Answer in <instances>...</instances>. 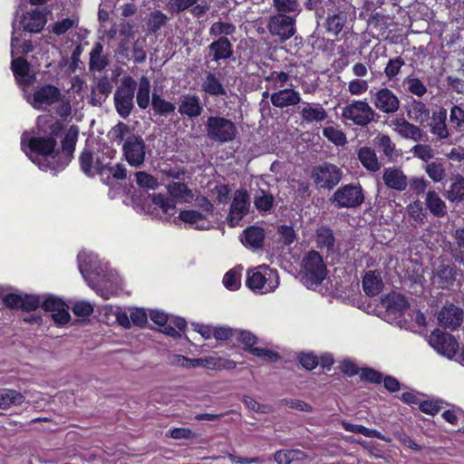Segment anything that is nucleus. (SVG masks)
I'll list each match as a JSON object with an SVG mask.
<instances>
[{"instance_id": "c756f323", "label": "nucleus", "mask_w": 464, "mask_h": 464, "mask_svg": "<svg viewBox=\"0 0 464 464\" xmlns=\"http://www.w3.org/2000/svg\"><path fill=\"white\" fill-rule=\"evenodd\" d=\"M362 285L364 293L368 296H375L382 292L383 282L378 271L370 270L365 273Z\"/></svg>"}, {"instance_id": "412c9836", "label": "nucleus", "mask_w": 464, "mask_h": 464, "mask_svg": "<svg viewBox=\"0 0 464 464\" xmlns=\"http://www.w3.org/2000/svg\"><path fill=\"white\" fill-rule=\"evenodd\" d=\"M30 63L23 57L14 58L11 62L12 72L20 86H30L35 82L36 76L30 72Z\"/></svg>"}, {"instance_id": "de8ad7c7", "label": "nucleus", "mask_w": 464, "mask_h": 464, "mask_svg": "<svg viewBox=\"0 0 464 464\" xmlns=\"http://www.w3.org/2000/svg\"><path fill=\"white\" fill-rule=\"evenodd\" d=\"M305 457V453L300 450H281L275 453L274 459L277 464H291Z\"/></svg>"}, {"instance_id": "20e7f679", "label": "nucleus", "mask_w": 464, "mask_h": 464, "mask_svg": "<svg viewBox=\"0 0 464 464\" xmlns=\"http://www.w3.org/2000/svg\"><path fill=\"white\" fill-rule=\"evenodd\" d=\"M205 130L208 138L218 143H228L236 140L238 133L236 123L221 115L207 118Z\"/></svg>"}, {"instance_id": "423d86ee", "label": "nucleus", "mask_w": 464, "mask_h": 464, "mask_svg": "<svg viewBox=\"0 0 464 464\" xmlns=\"http://www.w3.org/2000/svg\"><path fill=\"white\" fill-rule=\"evenodd\" d=\"M278 285L279 277L277 273L270 270L266 266L247 271L246 285L255 292L260 294L272 292Z\"/></svg>"}, {"instance_id": "8fccbe9b", "label": "nucleus", "mask_w": 464, "mask_h": 464, "mask_svg": "<svg viewBox=\"0 0 464 464\" xmlns=\"http://www.w3.org/2000/svg\"><path fill=\"white\" fill-rule=\"evenodd\" d=\"M236 25L232 23L217 21L214 22L208 31L211 37H227L236 32Z\"/></svg>"}, {"instance_id": "473e14b6", "label": "nucleus", "mask_w": 464, "mask_h": 464, "mask_svg": "<svg viewBox=\"0 0 464 464\" xmlns=\"http://www.w3.org/2000/svg\"><path fill=\"white\" fill-rule=\"evenodd\" d=\"M201 90L210 96H227V89L220 79L213 72H208L204 80Z\"/></svg>"}, {"instance_id": "a211bd4d", "label": "nucleus", "mask_w": 464, "mask_h": 464, "mask_svg": "<svg viewBox=\"0 0 464 464\" xmlns=\"http://www.w3.org/2000/svg\"><path fill=\"white\" fill-rule=\"evenodd\" d=\"M178 111L190 120L197 119L204 111V104L196 93H184L179 97Z\"/></svg>"}, {"instance_id": "f3484780", "label": "nucleus", "mask_w": 464, "mask_h": 464, "mask_svg": "<svg viewBox=\"0 0 464 464\" xmlns=\"http://www.w3.org/2000/svg\"><path fill=\"white\" fill-rule=\"evenodd\" d=\"M372 103L380 111L392 114L400 108V100L397 95L389 88L379 89L372 96Z\"/></svg>"}, {"instance_id": "3c124183", "label": "nucleus", "mask_w": 464, "mask_h": 464, "mask_svg": "<svg viewBox=\"0 0 464 464\" xmlns=\"http://www.w3.org/2000/svg\"><path fill=\"white\" fill-rule=\"evenodd\" d=\"M169 18L167 14L160 10L151 12L147 20V28L150 34H156L162 26H164Z\"/></svg>"}, {"instance_id": "9b49d317", "label": "nucleus", "mask_w": 464, "mask_h": 464, "mask_svg": "<svg viewBox=\"0 0 464 464\" xmlns=\"http://www.w3.org/2000/svg\"><path fill=\"white\" fill-rule=\"evenodd\" d=\"M429 343L438 353L449 359H452L459 349L457 339L451 334L442 332L439 328L430 333Z\"/></svg>"}, {"instance_id": "f257e3e1", "label": "nucleus", "mask_w": 464, "mask_h": 464, "mask_svg": "<svg viewBox=\"0 0 464 464\" xmlns=\"http://www.w3.org/2000/svg\"><path fill=\"white\" fill-rule=\"evenodd\" d=\"M62 125L54 123L51 126L48 136H32L25 142V133L21 138V148L27 155V149L34 157L30 156L31 160L37 164L44 171L51 170L53 174L63 171L72 161L76 147L77 132L67 133L62 140V149L57 148L59 133Z\"/></svg>"}, {"instance_id": "a18cd8bd", "label": "nucleus", "mask_w": 464, "mask_h": 464, "mask_svg": "<svg viewBox=\"0 0 464 464\" xmlns=\"http://www.w3.org/2000/svg\"><path fill=\"white\" fill-rule=\"evenodd\" d=\"M187 328V322L182 317H173L169 319L165 325L161 326L160 332L164 334L179 338L181 336L179 332H184Z\"/></svg>"}, {"instance_id": "680f3d73", "label": "nucleus", "mask_w": 464, "mask_h": 464, "mask_svg": "<svg viewBox=\"0 0 464 464\" xmlns=\"http://www.w3.org/2000/svg\"><path fill=\"white\" fill-rule=\"evenodd\" d=\"M404 64L405 61L401 56L390 59L384 68L385 76L389 80L394 79Z\"/></svg>"}, {"instance_id": "a878e982", "label": "nucleus", "mask_w": 464, "mask_h": 464, "mask_svg": "<svg viewBox=\"0 0 464 464\" xmlns=\"http://www.w3.org/2000/svg\"><path fill=\"white\" fill-rule=\"evenodd\" d=\"M357 159L369 172H377L382 166L377 157L375 150L369 146L361 147L357 150Z\"/></svg>"}, {"instance_id": "37998d69", "label": "nucleus", "mask_w": 464, "mask_h": 464, "mask_svg": "<svg viewBox=\"0 0 464 464\" xmlns=\"http://www.w3.org/2000/svg\"><path fill=\"white\" fill-rule=\"evenodd\" d=\"M24 401V396L21 392L10 389L0 390V408L3 410L14 405H21Z\"/></svg>"}, {"instance_id": "a19ab883", "label": "nucleus", "mask_w": 464, "mask_h": 464, "mask_svg": "<svg viewBox=\"0 0 464 464\" xmlns=\"http://www.w3.org/2000/svg\"><path fill=\"white\" fill-rule=\"evenodd\" d=\"M151 107L155 115L167 117L175 111L176 106L171 102L162 98L160 94L153 92L151 95Z\"/></svg>"}, {"instance_id": "c9c22d12", "label": "nucleus", "mask_w": 464, "mask_h": 464, "mask_svg": "<svg viewBox=\"0 0 464 464\" xmlns=\"http://www.w3.org/2000/svg\"><path fill=\"white\" fill-rule=\"evenodd\" d=\"M425 204L430 212L436 218H443L447 214L445 202L434 190H429L427 192Z\"/></svg>"}, {"instance_id": "6e6552de", "label": "nucleus", "mask_w": 464, "mask_h": 464, "mask_svg": "<svg viewBox=\"0 0 464 464\" xmlns=\"http://www.w3.org/2000/svg\"><path fill=\"white\" fill-rule=\"evenodd\" d=\"M375 116L376 112L365 100L353 101L342 110V117L344 120L360 127L368 126L374 121Z\"/></svg>"}, {"instance_id": "0eeeda50", "label": "nucleus", "mask_w": 464, "mask_h": 464, "mask_svg": "<svg viewBox=\"0 0 464 464\" xmlns=\"http://www.w3.org/2000/svg\"><path fill=\"white\" fill-rule=\"evenodd\" d=\"M342 169L330 162L314 166L311 171V179L319 188L333 189L342 180Z\"/></svg>"}, {"instance_id": "5fc2aeb1", "label": "nucleus", "mask_w": 464, "mask_h": 464, "mask_svg": "<svg viewBox=\"0 0 464 464\" xmlns=\"http://www.w3.org/2000/svg\"><path fill=\"white\" fill-rule=\"evenodd\" d=\"M407 91L417 97H422L427 93L426 85L417 77L408 76L403 81Z\"/></svg>"}, {"instance_id": "aec40b11", "label": "nucleus", "mask_w": 464, "mask_h": 464, "mask_svg": "<svg viewBox=\"0 0 464 464\" xmlns=\"http://www.w3.org/2000/svg\"><path fill=\"white\" fill-rule=\"evenodd\" d=\"M448 112L445 108L440 107V109L432 112L430 119V131L436 137L438 140H443L449 139L452 130L451 127L449 128L446 121Z\"/></svg>"}, {"instance_id": "5701e85b", "label": "nucleus", "mask_w": 464, "mask_h": 464, "mask_svg": "<svg viewBox=\"0 0 464 464\" xmlns=\"http://www.w3.org/2000/svg\"><path fill=\"white\" fill-rule=\"evenodd\" d=\"M270 101L273 106L276 108H285L295 106L301 102L302 98L299 92L293 88H284L270 95Z\"/></svg>"}, {"instance_id": "393cba45", "label": "nucleus", "mask_w": 464, "mask_h": 464, "mask_svg": "<svg viewBox=\"0 0 464 464\" xmlns=\"http://www.w3.org/2000/svg\"><path fill=\"white\" fill-rule=\"evenodd\" d=\"M382 179L389 188L397 191H403L408 186L406 175L398 168H385Z\"/></svg>"}, {"instance_id": "b1692460", "label": "nucleus", "mask_w": 464, "mask_h": 464, "mask_svg": "<svg viewBox=\"0 0 464 464\" xmlns=\"http://www.w3.org/2000/svg\"><path fill=\"white\" fill-rule=\"evenodd\" d=\"M405 111L408 118L419 124H423L430 118V110L427 105L423 102L412 97L407 101Z\"/></svg>"}, {"instance_id": "49530a36", "label": "nucleus", "mask_w": 464, "mask_h": 464, "mask_svg": "<svg viewBox=\"0 0 464 464\" xmlns=\"http://www.w3.org/2000/svg\"><path fill=\"white\" fill-rule=\"evenodd\" d=\"M447 198L451 202H460L464 200V177L457 174L453 179L447 191Z\"/></svg>"}, {"instance_id": "ea45409f", "label": "nucleus", "mask_w": 464, "mask_h": 464, "mask_svg": "<svg viewBox=\"0 0 464 464\" xmlns=\"http://www.w3.org/2000/svg\"><path fill=\"white\" fill-rule=\"evenodd\" d=\"M347 22V14L344 11H338L333 14H329L326 19V30L334 36H337L343 29Z\"/></svg>"}, {"instance_id": "72a5a7b5", "label": "nucleus", "mask_w": 464, "mask_h": 464, "mask_svg": "<svg viewBox=\"0 0 464 464\" xmlns=\"http://www.w3.org/2000/svg\"><path fill=\"white\" fill-rule=\"evenodd\" d=\"M397 127L398 133L405 138L419 141L422 139L423 133L420 127L409 122L405 119H396L393 121Z\"/></svg>"}, {"instance_id": "7c9ffc66", "label": "nucleus", "mask_w": 464, "mask_h": 464, "mask_svg": "<svg viewBox=\"0 0 464 464\" xmlns=\"http://www.w3.org/2000/svg\"><path fill=\"white\" fill-rule=\"evenodd\" d=\"M374 141L379 151L383 154L387 159V161L392 162L401 155L400 150L396 149L395 143L392 140L389 135L380 134L374 139Z\"/></svg>"}, {"instance_id": "774afa93", "label": "nucleus", "mask_w": 464, "mask_h": 464, "mask_svg": "<svg viewBox=\"0 0 464 464\" xmlns=\"http://www.w3.org/2000/svg\"><path fill=\"white\" fill-rule=\"evenodd\" d=\"M223 285L230 291L237 290L240 287V276L234 269L228 270L224 275Z\"/></svg>"}, {"instance_id": "bf43d9fd", "label": "nucleus", "mask_w": 464, "mask_h": 464, "mask_svg": "<svg viewBox=\"0 0 464 464\" xmlns=\"http://www.w3.org/2000/svg\"><path fill=\"white\" fill-rule=\"evenodd\" d=\"M323 135L336 146H343L347 142L344 132L333 126L324 127Z\"/></svg>"}, {"instance_id": "2f4dec72", "label": "nucleus", "mask_w": 464, "mask_h": 464, "mask_svg": "<svg viewBox=\"0 0 464 464\" xmlns=\"http://www.w3.org/2000/svg\"><path fill=\"white\" fill-rule=\"evenodd\" d=\"M79 270L82 276H83L84 280L86 281L87 285L92 289H93L97 295L102 296L104 300H108L111 298V291L102 287L100 281L92 277L94 271H92L86 263H80Z\"/></svg>"}, {"instance_id": "f8f14e48", "label": "nucleus", "mask_w": 464, "mask_h": 464, "mask_svg": "<svg viewBox=\"0 0 464 464\" xmlns=\"http://www.w3.org/2000/svg\"><path fill=\"white\" fill-rule=\"evenodd\" d=\"M123 156L131 167L139 168L146 159V144L140 135L131 134L122 144Z\"/></svg>"}, {"instance_id": "2eb2a0df", "label": "nucleus", "mask_w": 464, "mask_h": 464, "mask_svg": "<svg viewBox=\"0 0 464 464\" xmlns=\"http://www.w3.org/2000/svg\"><path fill=\"white\" fill-rule=\"evenodd\" d=\"M438 323L444 329L458 330L464 320V311L454 304H446L438 314Z\"/></svg>"}, {"instance_id": "dca6fc26", "label": "nucleus", "mask_w": 464, "mask_h": 464, "mask_svg": "<svg viewBox=\"0 0 464 464\" xmlns=\"http://www.w3.org/2000/svg\"><path fill=\"white\" fill-rule=\"evenodd\" d=\"M62 100L61 90L51 83L39 86L33 93V106L35 109H39L43 105L51 106Z\"/></svg>"}, {"instance_id": "09e8293b", "label": "nucleus", "mask_w": 464, "mask_h": 464, "mask_svg": "<svg viewBox=\"0 0 464 464\" xmlns=\"http://www.w3.org/2000/svg\"><path fill=\"white\" fill-rule=\"evenodd\" d=\"M151 202L155 207L160 208L163 213L169 216H173L176 212L175 200L163 194H153L151 196Z\"/></svg>"}, {"instance_id": "4c0bfd02", "label": "nucleus", "mask_w": 464, "mask_h": 464, "mask_svg": "<svg viewBox=\"0 0 464 464\" xmlns=\"http://www.w3.org/2000/svg\"><path fill=\"white\" fill-rule=\"evenodd\" d=\"M102 52L103 45L96 42L90 53V70L101 72L109 64V60L107 56L102 55Z\"/></svg>"}, {"instance_id": "6ab92c4d", "label": "nucleus", "mask_w": 464, "mask_h": 464, "mask_svg": "<svg viewBox=\"0 0 464 464\" xmlns=\"http://www.w3.org/2000/svg\"><path fill=\"white\" fill-rule=\"evenodd\" d=\"M208 56L212 62L229 60L233 54V44L227 37L221 36L215 39L208 47Z\"/></svg>"}, {"instance_id": "052dcab7", "label": "nucleus", "mask_w": 464, "mask_h": 464, "mask_svg": "<svg viewBox=\"0 0 464 464\" xmlns=\"http://www.w3.org/2000/svg\"><path fill=\"white\" fill-rule=\"evenodd\" d=\"M342 426L346 431L362 434L369 438H381V433L378 430L368 429L362 425L343 421Z\"/></svg>"}, {"instance_id": "13d9d810", "label": "nucleus", "mask_w": 464, "mask_h": 464, "mask_svg": "<svg viewBox=\"0 0 464 464\" xmlns=\"http://www.w3.org/2000/svg\"><path fill=\"white\" fill-rule=\"evenodd\" d=\"M296 360L307 371L315 369L319 364V357L314 352H300L296 354Z\"/></svg>"}, {"instance_id": "603ef678", "label": "nucleus", "mask_w": 464, "mask_h": 464, "mask_svg": "<svg viewBox=\"0 0 464 464\" xmlns=\"http://www.w3.org/2000/svg\"><path fill=\"white\" fill-rule=\"evenodd\" d=\"M425 171L429 178L436 183L443 181L447 176L443 163L437 160L427 163Z\"/></svg>"}, {"instance_id": "bb28decb", "label": "nucleus", "mask_w": 464, "mask_h": 464, "mask_svg": "<svg viewBox=\"0 0 464 464\" xmlns=\"http://www.w3.org/2000/svg\"><path fill=\"white\" fill-rule=\"evenodd\" d=\"M265 230L258 226H249L243 231L242 244L250 248H261L264 245Z\"/></svg>"}, {"instance_id": "c03bdc74", "label": "nucleus", "mask_w": 464, "mask_h": 464, "mask_svg": "<svg viewBox=\"0 0 464 464\" xmlns=\"http://www.w3.org/2000/svg\"><path fill=\"white\" fill-rule=\"evenodd\" d=\"M275 203L274 196L263 188H258L254 195V205L260 212H269Z\"/></svg>"}, {"instance_id": "f03ea898", "label": "nucleus", "mask_w": 464, "mask_h": 464, "mask_svg": "<svg viewBox=\"0 0 464 464\" xmlns=\"http://www.w3.org/2000/svg\"><path fill=\"white\" fill-rule=\"evenodd\" d=\"M117 151L110 146H104L94 152L92 148L85 146L79 155L80 169L89 178L95 175L102 177L106 172L116 179L123 180L127 177V169L121 163L111 165Z\"/></svg>"}, {"instance_id": "4be33fe9", "label": "nucleus", "mask_w": 464, "mask_h": 464, "mask_svg": "<svg viewBox=\"0 0 464 464\" xmlns=\"http://www.w3.org/2000/svg\"><path fill=\"white\" fill-rule=\"evenodd\" d=\"M338 369L343 374L349 377L355 375L359 377H391L390 375H382L380 372L369 367H359L355 362L349 358L340 361Z\"/></svg>"}, {"instance_id": "58836bf2", "label": "nucleus", "mask_w": 464, "mask_h": 464, "mask_svg": "<svg viewBox=\"0 0 464 464\" xmlns=\"http://www.w3.org/2000/svg\"><path fill=\"white\" fill-rule=\"evenodd\" d=\"M271 5L276 14H293L295 17L302 11L298 0H272Z\"/></svg>"}, {"instance_id": "1a4fd4ad", "label": "nucleus", "mask_w": 464, "mask_h": 464, "mask_svg": "<svg viewBox=\"0 0 464 464\" xmlns=\"http://www.w3.org/2000/svg\"><path fill=\"white\" fill-rule=\"evenodd\" d=\"M266 27L272 36L285 43L296 33V17L293 14H275L269 16Z\"/></svg>"}, {"instance_id": "e2e57ef3", "label": "nucleus", "mask_w": 464, "mask_h": 464, "mask_svg": "<svg viewBox=\"0 0 464 464\" xmlns=\"http://www.w3.org/2000/svg\"><path fill=\"white\" fill-rule=\"evenodd\" d=\"M135 176L136 182L140 188L155 189L159 186L158 179L145 171H138Z\"/></svg>"}, {"instance_id": "39448f33", "label": "nucleus", "mask_w": 464, "mask_h": 464, "mask_svg": "<svg viewBox=\"0 0 464 464\" xmlns=\"http://www.w3.org/2000/svg\"><path fill=\"white\" fill-rule=\"evenodd\" d=\"M136 88L135 79L130 75H125L114 92V107L122 119H127L134 109L133 99Z\"/></svg>"}, {"instance_id": "0e129e2a", "label": "nucleus", "mask_w": 464, "mask_h": 464, "mask_svg": "<svg viewBox=\"0 0 464 464\" xmlns=\"http://www.w3.org/2000/svg\"><path fill=\"white\" fill-rule=\"evenodd\" d=\"M387 307L390 310L403 313L408 309L409 303L405 296H403L402 295L394 294L391 297H389Z\"/></svg>"}, {"instance_id": "ddd939ff", "label": "nucleus", "mask_w": 464, "mask_h": 464, "mask_svg": "<svg viewBox=\"0 0 464 464\" xmlns=\"http://www.w3.org/2000/svg\"><path fill=\"white\" fill-rule=\"evenodd\" d=\"M459 276V269L451 262H441L434 268L431 276V284L440 290H450Z\"/></svg>"}, {"instance_id": "c85d7f7f", "label": "nucleus", "mask_w": 464, "mask_h": 464, "mask_svg": "<svg viewBox=\"0 0 464 464\" xmlns=\"http://www.w3.org/2000/svg\"><path fill=\"white\" fill-rule=\"evenodd\" d=\"M305 106L299 111L303 121L312 123L314 121L321 122L327 118V111L321 103H304Z\"/></svg>"}, {"instance_id": "338daca9", "label": "nucleus", "mask_w": 464, "mask_h": 464, "mask_svg": "<svg viewBox=\"0 0 464 464\" xmlns=\"http://www.w3.org/2000/svg\"><path fill=\"white\" fill-rule=\"evenodd\" d=\"M22 299L20 309L24 312H33L41 307V297L37 295L25 294Z\"/></svg>"}, {"instance_id": "69168bd1", "label": "nucleus", "mask_w": 464, "mask_h": 464, "mask_svg": "<svg viewBox=\"0 0 464 464\" xmlns=\"http://www.w3.org/2000/svg\"><path fill=\"white\" fill-rule=\"evenodd\" d=\"M411 152L414 157L427 163H429V160L434 157V151L428 144H416L412 147Z\"/></svg>"}, {"instance_id": "9d476101", "label": "nucleus", "mask_w": 464, "mask_h": 464, "mask_svg": "<svg viewBox=\"0 0 464 464\" xmlns=\"http://www.w3.org/2000/svg\"><path fill=\"white\" fill-rule=\"evenodd\" d=\"M330 200L338 208H354L363 203L364 193L359 183L347 184L339 188Z\"/></svg>"}, {"instance_id": "79ce46f5", "label": "nucleus", "mask_w": 464, "mask_h": 464, "mask_svg": "<svg viewBox=\"0 0 464 464\" xmlns=\"http://www.w3.org/2000/svg\"><path fill=\"white\" fill-rule=\"evenodd\" d=\"M316 246L318 248H326L327 251H332L334 246L335 238L333 230L327 226H322L315 231Z\"/></svg>"}, {"instance_id": "4d7b16f0", "label": "nucleus", "mask_w": 464, "mask_h": 464, "mask_svg": "<svg viewBox=\"0 0 464 464\" xmlns=\"http://www.w3.org/2000/svg\"><path fill=\"white\" fill-rule=\"evenodd\" d=\"M110 135L117 144H123L126 139L131 135V130L125 122L119 121L111 129Z\"/></svg>"}, {"instance_id": "e433bc0d", "label": "nucleus", "mask_w": 464, "mask_h": 464, "mask_svg": "<svg viewBox=\"0 0 464 464\" xmlns=\"http://www.w3.org/2000/svg\"><path fill=\"white\" fill-rule=\"evenodd\" d=\"M150 81L146 76L140 78L137 83L136 102L140 109L145 110L149 107L150 102Z\"/></svg>"}, {"instance_id": "f704fd0d", "label": "nucleus", "mask_w": 464, "mask_h": 464, "mask_svg": "<svg viewBox=\"0 0 464 464\" xmlns=\"http://www.w3.org/2000/svg\"><path fill=\"white\" fill-rule=\"evenodd\" d=\"M179 218L185 223L194 226V228L204 230L209 227V221L198 210H181Z\"/></svg>"}, {"instance_id": "cd10ccee", "label": "nucleus", "mask_w": 464, "mask_h": 464, "mask_svg": "<svg viewBox=\"0 0 464 464\" xmlns=\"http://www.w3.org/2000/svg\"><path fill=\"white\" fill-rule=\"evenodd\" d=\"M22 24L25 31L40 33L46 24L45 14L38 9L28 12L23 16Z\"/></svg>"}, {"instance_id": "864d4df0", "label": "nucleus", "mask_w": 464, "mask_h": 464, "mask_svg": "<svg viewBox=\"0 0 464 464\" xmlns=\"http://www.w3.org/2000/svg\"><path fill=\"white\" fill-rule=\"evenodd\" d=\"M237 341L243 344V349L251 353V350L256 349L255 346L257 343V337L249 331L237 330L235 335Z\"/></svg>"}, {"instance_id": "4468645a", "label": "nucleus", "mask_w": 464, "mask_h": 464, "mask_svg": "<svg viewBox=\"0 0 464 464\" xmlns=\"http://www.w3.org/2000/svg\"><path fill=\"white\" fill-rule=\"evenodd\" d=\"M250 201L247 191L246 189L237 190L227 218L228 226L230 227L238 226L243 218L248 213Z\"/></svg>"}, {"instance_id": "7ed1b4c3", "label": "nucleus", "mask_w": 464, "mask_h": 464, "mask_svg": "<svg viewBox=\"0 0 464 464\" xmlns=\"http://www.w3.org/2000/svg\"><path fill=\"white\" fill-rule=\"evenodd\" d=\"M301 266L302 281L307 288L321 285L326 277V265L321 254L316 250L312 249L305 253Z\"/></svg>"}, {"instance_id": "6e6d98bb", "label": "nucleus", "mask_w": 464, "mask_h": 464, "mask_svg": "<svg viewBox=\"0 0 464 464\" xmlns=\"http://www.w3.org/2000/svg\"><path fill=\"white\" fill-rule=\"evenodd\" d=\"M450 122L452 130L457 132H464V109L453 105L450 109Z\"/></svg>"}]
</instances>
